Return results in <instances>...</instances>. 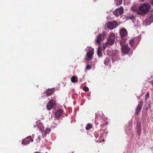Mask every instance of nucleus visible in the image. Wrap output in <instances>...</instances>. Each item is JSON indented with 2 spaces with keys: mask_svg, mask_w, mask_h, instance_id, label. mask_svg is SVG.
I'll return each instance as SVG.
<instances>
[{
  "mask_svg": "<svg viewBox=\"0 0 153 153\" xmlns=\"http://www.w3.org/2000/svg\"><path fill=\"white\" fill-rule=\"evenodd\" d=\"M91 68V65L88 64L86 67L85 70H89Z\"/></svg>",
  "mask_w": 153,
  "mask_h": 153,
  "instance_id": "26",
  "label": "nucleus"
},
{
  "mask_svg": "<svg viewBox=\"0 0 153 153\" xmlns=\"http://www.w3.org/2000/svg\"><path fill=\"white\" fill-rule=\"evenodd\" d=\"M134 39L132 40H131L130 41L129 44L130 45H131V46H132L134 44Z\"/></svg>",
  "mask_w": 153,
  "mask_h": 153,
  "instance_id": "28",
  "label": "nucleus"
},
{
  "mask_svg": "<svg viewBox=\"0 0 153 153\" xmlns=\"http://www.w3.org/2000/svg\"><path fill=\"white\" fill-rule=\"evenodd\" d=\"M131 10L132 11H133L134 12L138 10H137V6L135 5L133 6L131 8Z\"/></svg>",
  "mask_w": 153,
  "mask_h": 153,
  "instance_id": "22",
  "label": "nucleus"
},
{
  "mask_svg": "<svg viewBox=\"0 0 153 153\" xmlns=\"http://www.w3.org/2000/svg\"><path fill=\"white\" fill-rule=\"evenodd\" d=\"M153 22V14H151L145 20L146 25H149Z\"/></svg>",
  "mask_w": 153,
  "mask_h": 153,
  "instance_id": "11",
  "label": "nucleus"
},
{
  "mask_svg": "<svg viewBox=\"0 0 153 153\" xmlns=\"http://www.w3.org/2000/svg\"><path fill=\"white\" fill-rule=\"evenodd\" d=\"M95 124L97 125V124H98V123L96 121H95Z\"/></svg>",
  "mask_w": 153,
  "mask_h": 153,
  "instance_id": "34",
  "label": "nucleus"
},
{
  "mask_svg": "<svg viewBox=\"0 0 153 153\" xmlns=\"http://www.w3.org/2000/svg\"><path fill=\"white\" fill-rule=\"evenodd\" d=\"M144 108H145V110L147 111L148 109L151 108V103H149V102L147 103L144 106Z\"/></svg>",
  "mask_w": 153,
  "mask_h": 153,
  "instance_id": "18",
  "label": "nucleus"
},
{
  "mask_svg": "<svg viewBox=\"0 0 153 153\" xmlns=\"http://www.w3.org/2000/svg\"><path fill=\"white\" fill-rule=\"evenodd\" d=\"M143 102L141 100L139 102V103L135 109V113L138 115L140 113L142 107L143 105Z\"/></svg>",
  "mask_w": 153,
  "mask_h": 153,
  "instance_id": "8",
  "label": "nucleus"
},
{
  "mask_svg": "<svg viewBox=\"0 0 153 153\" xmlns=\"http://www.w3.org/2000/svg\"><path fill=\"white\" fill-rule=\"evenodd\" d=\"M53 91L51 89H48L46 91V94L48 96H50L53 92Z\"/></svg>",
  "mask_w": 153,
  "mask_h": 153,
  "instance_id": "15",
  "label": "nucleus"
},
{
  "mask_svg": "<svg viewBox=\"0 0 153 153\" xmlns=\"http://www.w3.org/2000/svg\"><path fill=\"white\" fill-rule=\"evenodd\" d=\"M83 90L87 92L89 91V88L88 87L85 86L83 88Z\"/></svg>",
  "mask_w": 153,
  "mask_h": 153,
  "instance_id": "29",
  "label": "nucleus"
},
{
  "mask_svg": "<svg viewBox=\"0 0 153 153\" xmlns=\"http://www.w3.org/2000/svg\"><path fill=\"white\" fill-rule=\"evenodd\" d=\"M106 25L107 28L112 30L116 28L118 26V23L116 21H111L108 22Z\"/></svg>",
  "mask_w": 153,
  "mask_h": 153,
  "instance_id": "4",
  "label": "nucleus"
},
{
  "mask_svg": "<svg viewBox=\"0 0 153 153\" xmlns=\"http://www.w3.org/2000/svg\"><path fill=\"white\" fill-rule=\"evenodd\" d=\"M115 39H108L107 43L110 45H112L114 42Z\"/></svg>",
  "mask_w": 153,
  "mask_h": 153,
  "instance_id": "14",
  "label": "nucleus"
},
{
  "mask_svg": "<svg viewBox=\"0 0 153 153\" xmlns=\"http://www.w3.org/2000/svg\"><path fill=\"white\" fill-rule=\"evenodd\" d=\"M150 83H151V84L152 85L153 87V80L151 81L150 82Z\"/></svg>",
  "mask_w": 153,
  "mask_h": 153,
  "instance_id": "33",
  "label": "nucleus"
},
{
  "mask_svg": "<svg viewBox=\"0 0 153 153\" xmlns=\"http://www.w3.org/2000/svg\"><path fill=\"white\" fill-rule=\"evenodd\" d=\"M123 13V7H120V8L116 9L113 12V13L116 16H119L122 14Z\"/></svg>",
  "mask_w": 153,
  "mask_h": 153,
  "instance_id": "7",
  "label": "nucleus"
},
{
  "mask_svg": "<svg viewBox=\"0 0 153 153\" xmlns=\"http://www.w3.org/2000/svg\"><path fill=\"white\" fill-rule=\"evenodd\" d=\"M62 110L61 109H58L54 114L55 117L56 118H59L62 113Z\"/></svg>",
  "mask_w": 153,
  "mask_h": 153,
  "instance_id": "12",
  "label": "nucleus"
},
{
  "mask_svg": "<svg viewBox=\"0 0 153 153\" xmlns=\"http://www.w3.org/2000/svg\"><path fill=\"white\" fill-rule=\"evenodd\" d=\"M51 131V129L50 128H46V129L45 130V131H44V134L46 135V134H48ZM42 133H43V132H42Z\"/></svg>",
  "mask_w": 153,
  "mask_h": 153,
  "instance_id": "19",
  "label": "nucleus"
},
{
  "mask_svg": "<svg viewBox=\"0 0 153 153\" xmlns=\"http://www.w3.org/2000/svg\"><path fill=\"white\" fill-rule=\"evenodd\" d=\"M117 1L116 2V4L117 5H120L122 3V0H117Z\"/></svg>",
  "mask_w": 153,
  "mask_h": 153,
  "instance_id": "25",
  "label": "nucleus"
},
{
  "mask_svg": "<svg viewBox=\"0 0 153 153\" xmlns=\"http://www.w3.org/2000/svg\"><path fill=\"white\" fill-rule=\"evenodd\" d=\"M102 50V46H99L98 47L97 51V54L98 56H100L102 55L101 51Z\"/></svg>",
  "mask_w": 153,
  "mask_h": 153,
  "instance_id": "17",
  "label": "nucleus"
},
{
  "mask_svg": "<svg viewBox=\"0 0 153 153\" xmlns=\"http://www.w3.org/2000/svg\"><path fill=\"white\" fill-rule=\"evenodd\" d=\"M150 2L152 5H153V0H150Z\"/></svg>",
  "mask_w": 153,
  "mask_h": 153,
  "instance_id": "32",
  "label": "nucleus"
},
{
  "mask_svg": "<svg viewBox=\"0 0 153 153\" xmlns=\"http://www.w3.org/2000/svg\"><path fill=\"white\" fill-rule=\"evenodd\" d=\"M107 42L106 43H104L103 44V48L104 50H105V48H106L107 45Z\"/></svg>",
  "mask_w": 153,
  "mask_h": 153,
  "instance_id": "30",
  "label": "nucleus"
},
{
  "mask_svg": "<svg viewBox=\"0 0 153 153\" xmlns=\"http://www.w3.org/2000/svg\"><path fill=\"white\" fill-rule=\"evenodd\" d=\"M71 81L72 82L75 83L78 82V79L77 77L75 76H73L71 79Z\"/></svg>",
  "mask_w": 153,
  "mask_h": 153,
  "instance_id": "16",
  "label": "nucleus"
},
{
  "mask_svg": "<svg viewBox=\"0 0 153 153\" xmlns=\"http://www.w3.org/2000/svg\"><path fill=\"white\" fill-rule=\"evenodd\" d=\"M101 39H97L96 40V42L98 44L100 42H101Z\"/></svg>",
  "mask_w": 153,
  "mask_h": 153,
  "instance_id": "31",
  "label": "nucleus"
},
{
  "mask_svg": "<svg viewBox=\"0 0 153 153\" xmlns=\"http://www.w3.org/2000/svg\"><path fill=\"white\" fill-rule=\"evenodd\" d=\"M136 128L137 129V133L139 136L142 131V128L140 122H138L137 123Z\"/></svg>",
  "mask_w": 153,
  "mask_h": 153,
  "instance_id": "10",
  "label": "nucleus"
},
{
  "mask_svg": "<svg viewBox=\"0 0 153 153\" xmlns=\"http://www.w3.org/2000/svg\"><path fill=\"white\" fill-rule=\"evenodd\" d=\"M34 153H40L39 152H34Z\"/></svg>",
  "mask_w": 153,
  "mask_h": 153,
  "instance_id": "35",
  "label": "nucleus"
},
{
  "mask_svg": "<svg viewBox=\"0 0 153 153\" xmlns=\"http://www.w3.org/2000/svg\"><path fill=\"white\" fill-rule=\"evenodd\" d=\"M110 61V60L108 58H107L106 59L104 62V64L105 65V66L108 65Z\"/></svg>",
  "mask_w": 153,
  "mask_h": 153,
  "instance_id": "23",
  "label": "nucleus"
},
{
  "mask_svg": "<svg viewBox=\"0 0 153 153\" xmlns=\"http://www.w3.org/2000/svg\"><path fill=\"white\" fill-rule=\"evenodd\" d=\"M56 105V102L53 100H50L46 106L48 110H50Z\"/></svg>",
  "mask_w": 153,
  "mask_h": 153,
  "instance_id": "5",
  "label": "nucleus"
},
{
  "mask_svg": "<svg viewBox=\"0 0 153 153\" xmlns=\"http://www.w3.org/2000/svg\"><path fill=\"white\" fill-rule=\"evenodd\" d=\"M106 32L103 31L102 33L99 34L97 36V38H105L106 37Z\"/></svg>",
  "mask_w": 153,
  "mask_h": 153,
  "instance_id": "13",
  "label": "nucleus"
},
{
  "mask_svg": "<svg viewBox=\"0 0 153 153\" xmlns=\"http://www.w3.org/2000/svg\"><path fill=\"white\" fill-rule=\"evenodd\" d=\"M109 38H115V34L113 33H111L109 36Z\"/></svg>",
  "mask_w": 153,
  "mask_h": 153,
  "instance_id": "24",
  "label": "nucleus"
},
{
  "mask_svg": "<svg viewBox=\"0 0 153 153\" xmlns=\"http://www.w3.org/2000/svg\"><path fill=\"white\" fill-rule=\"evenodd\" d=\"M38 139H39V140H41V139L39 137H38Z\"/></svg>",
  "mask_w": 153,
  "mask_h": 153,
  "instance_id": "36",
  "label": "nucleus"
},
{
  "mask_svg": "<svg viewBox=\"0 0 153 153\" xmlns=\"http://www.w3.org/2000/svg\"><path fill=\"white\" fill-rule=\"evenodd\" d=\"M120 45L121 46L122 52L125 54H128L129 52L130 48L126 44L125 39H121L120 41Z\"/></svg>",
  "mask_w": 153,
  "mask_h": 153,
  "instance_id": "2",
  "label": "nucleus"
},
{
  "mask_svg": "<svg viewBox=\"0 0 153 153\" xmlns=\"http://www.w3.org/2000/svg\"><path fill=\"white\" fill-rule=\"evenodd\" d=\"M85 50L88 51L86 53V55L85 56V59L87 62H89L93 58L94 54V49L91 47H88L85 49Z\"/></svg>",
  "mask_w": 153,
  "mask_h": 153,
  "instance_id": "3",
  "label": "nucleus"
},
{
  "mask_svg": "<svg viewBox=\"0 0 153 153\" xmlns=\"http://www.w3.org/2000/svg\"><path fill=\"white\" fill-rule=\"evenodd\" d=\"M150 6L148 4L144 3L141 5L137 11V14L144 15L146 14L149 11Z\"/></svg>",
  "mask_w": 153,
  "mask_h": 153,
  "instance_id": "1",
  "label": "nucleus"
},
{
  "mask_svg": "<svg viewBox=\"0 0 153 153\" xmlns=\"http://www.w3.org/2000/svg\"><path fill=\"white\" fill-rule=\"evenodd\" d=\"M127 19H130L132 21H134L135 19V16L133 15H130L127 17Z\"/></svg>",
  "mask_w": 153,
  "mask_h": 153,
  "instance_id": "20",
  "label": "nucleus"
},
{
  "mask_svg": "<svg viewBox=\"0 0 153 153\" xmlns=\"http://www.w3.org/2000/svg\"><path fill=\"white\" fill-rule=\"evenodd\" d=\"M149 97V92H148L145 97V102H146V101H147V99Z\"/></svg>",
  "mask_w": 153,
  "mask_h": 153,
  "instance_id": "27",
  "label": "nucleus"
},
{
  "mask_svg": "<svg viewBox=\"0 0 153 153\" xmlns=\"http://www.w3.org/2000/svg\"><path fill=\"white\" fill-rule=\"evenodd\" d=\"M120 35L121 37H127L128 35L127 32L125 28H123L120 31Z\"/></svg>",
  "mask_w": 153,
  "mask_h": 153,
  "instance_id": "9",
  "label": "nucleus"
},
{
  "mask_svg": "<svg viewBox=\"0 0 153 153\" xmlns=\"http://www.w3.org/2000/svg\"><path fill=\"white\" fill-rule=\"evenodd\" d=\"M30 141L33 142V139L31 138V137L30 136L27 137L23 140L22 144L24 145H27L29 144Z\"/></svg>",
  "mask_w": 153,
  "mask_h": 153,
  "instance_id": "6",
  "label": "nucleus"
},
{
  "mask_svg": "<svg viewBox=\"0 0 153 153\" xmlns=\"http://www.w3.org/2000/svg\"><path fill=\"white\" fill-rule=\"evenodd\" d=\"M92 127V125L90 123H88L87 124L85 127V129L87 130H89Z\"/></svg>",
  "mask_w": 153,
  "mask_h": 153,
  "instance_id": "21",
  "label": "nucleus"
},
{
  "mask_svg": "<svg viewBox=\"0 0 153 153\" xmlns=\"http://www.w3.org/2000/svg\"><path fill=\"white\" fill-rule=\"evenodd\" d=\"M94 1H96V0H93Z\"/></svg>",
  "mask_w": 153,
  "mask_h": 153,
  "instance_id": "37",
  "label": "nucleus"
}]
</instances>
